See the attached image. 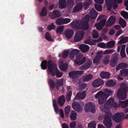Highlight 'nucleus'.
<instances>
[{"mask_svg": "<svg viewBox=\"0 0 128 128\" xmlns=\"http://www.w3.org/2000/svg\"><path fill=\"white\" fill-rule=\"evenodd\" d=\"M68 68V64L66 63H62L60 66V69L62 71H65Z\"/></svg>", "mask_w": 128, "mask_h": 128, "instance_id": "31", "label": "nucleus"}, {"mask_svg": "<svg viewBox=\"0 0 128 128\" xmlns=\"http://www.w3.org/2000/svg\"><path fill=\"white\" fill-rule=\"evenodd\" d=\"M72 106L73 109L78 112L80 113L82 112V108L79 103L77 102H73Z\"/></svg>", "mask_w": 128, "mask_h": 128, "instance_id": "12", "label": "nucleus"}, {"mask_svg": "<svg viewBox=\"0 0 128 128\" xmlns=\"http://www.w3.org/2000/svg\"><path fill=\"white\" fill-rule=\"evenodd\" d=\"M114 52V50H106L104 52V54H111Z\"/></svg>", "mask_w": 128, "mask_h": 128, "instance_id": "51", "label": "nucleus"}, {"mask_svg": "<svg viewBox=\"0 0 128 128\" xmlns=\"http://www.w3.org/2000/svg\"><path fill=\"white\" fill-rule=\"evenodd\" d=\"M120 104L122 105V108H126L128 106V100L125 101L120 102Z\"/></svg>", "mask_w": 128, "mask_h": 128, "instance_id": "38", "label": "nucleus"}, {"mask_svg": "<svg viewBox=\"0 0 128 128\" xmlns=\"http://www.w3.org/2000/svg\"><path fill=\"white\" fill-rule=\"evenodd\" d=\"M76 59L74 60V62L76 64L78 65H81L84 63L86 60L85 57H83L82 55L79 54L76 56Z\"/></svg>", "mask_w": 128, "mask_h": 128, "instance_id": "10", "label": "nucleus"}, {"mask_svg": "<svg viewBox=\"0 0 128 128\" xmlns=\"http://www.w3.org/2000/svg\"><path fill=\"white\" fill-rule=\"evenodd\" d=\"M87 86L86 83H83L80 85V88L82 90L84 89Z\"/></svg>", "mask_w": 128, "mask_h": 128, "instance_id": "60", "label": "nucleus"}, {"mask_svg": "<svg viewBox=\"0 0 128 128\" xmlns=\"http://www.w3.org/2000/svg\"><path fill=\"white\" fill-rule=\"evenodd\" d=\"M116 18L114 16H111L108 18L106 23L107 27L112 26L116 22Z\"/></svg>", "mask_w": 128, "mask_h": 128, "instance_id": "13", "label": "nucleus"}, {"mask_svg": "<svg viewBox=\"0 0 128 128\" xmlns=\"http://www.w3.org/2000/svg\"><path fill=\"white\" fill-rule=\"evenodd\" d=\"M84 109L86 112H90L94 113L95 110L94 104L92 102L86 104L85 105Z\"/></svg>", "mask_w": 128, "mask_h": 128, "instance_id": "9", "label": "nucleus"}, {"mask_svg": "<svg viewBox=\"0 0 128 128\" xmlns=\"http://www.w3.org/2000/svg\"><path fill=\"white\" fill-rule=\"evenodd\" d=\"M63 24H66L69 22L70 21V20L69 18H63Z\"/></svg>", "mask_w": 128, "mask_h": 128, "instance_id": "54", "label": "nucleus"}, {"mask_svg": "<svg viewBox=\"0 0 128 128\" xmlns=\"http://www.w3.org/2000/svg\"><path fill=\"white\" fill-rule=\"evenodd\" d=\"M120 86L121 88L118 89L116 95L118 99L124 100L126 97V93L128 90V87L124 83H122Z\"/></svg>", "mask_w": 128, "mask_h": 128, "instance_id": "3", "label": "nucleus"}, {"mask_svg": "<svg viewBox=\"0 0 128 128\" xmlns=\"http://www.w3.org/2000/svg\"><path fill=\"white\" fill-rule=\"evenodd\" d=\"M104 83V81L100 78L94 80L92 83V85L94 87H98L102 85Z\"/></svg>", "mask_w": 128, "mask_h": 128, "instance_id": "14", "label": "nucleus"}, {"mask_svg": "<svg viewBox=\"0 0 128 128\" xmlns=\"http://www.w3.org/2000/svg\"><path fill=\"white\" fill-rule=\"evenodd\" d=\"M91 4L87 2H86L84 4L83 8L84 9H86L89 7V6Z\"/></svg>", "mask_w": 128, "mask_h": 128, "instance_id": "53", "label": "nucleus"}, {"mask_svg": "<svg viewBox=\"0 0 128 128\" xmlns=\"http://www.w3.org/2000/svg\"><path fill=\"white\" fill-rule=\"evenodd\" d=\"M98 46L101 48H104L105 47L106 44L104 42H101L98 44Z\"/></svg>", "mask_w": 128, "mask_h": 128, "instance_id": "57", "label": "nucleus"}, {"mask_svg": "<svg viewBox=\"0 0 128 128\" xmlns=\"http://www.w3.org/2000/svg\"><path fill=\"white\" fill-rule=\"evenodd\" d=\"M106 20L104 19H103L101 20L98 22L94 26L96 28L97 30H102L105 24V22Z\"/></svg>", "mask_w": 128, "mask_h": 128, "instance_id": "16", "label": "nucleus"}, {"mask_svg": "<svg viewBox=\"0 0 128 128\" xmlns=\"http://www.w3.org/2000/svg\"><path fill=\"white\" fill-rule=\"evenodd\" d=\"M80 48L82 52H85L88 50L89 47L87 45L83 44L80 45Z\"/></svg>", "mask_w": 128, "mask_h": 128, "instance_id": "21", "label": "nucleus"}, {"mask_svg": "<svg viewBox=\"0 0 128 128\" xmlns=\"http://www.w3.org/2000/svg\"><path fill=\"white\" fill-rule=\"evenodd\" d=\"M97 56H96L98 57V58L101 59L102 57L103 54L102 51H98L97 52Z\"/></svg>", "mask_w": 128, "mask_h": 128, "instance_id": "52", "label": "nucleus"}, {"mask_svg": "<svg viewBox=\"0 0 128 128\" xmlns=\"http://www.w3.org/2000/svg\"><path fill=\"white\" fill-rule=\"evenodd\" d=\"M67 2L68 4L70 6H72L74 4V0H67Z\"/></svg>", "mask_w": 128, "mask_h": 128, "instance_id": "58", "label": "nucleus"}, {"mask_svg": "<svg viewBox=\"0 0 128 128\" xmlns=\"http://www.w3.org/2000/svg\"><path fill=\"white\" fill-rule=\"evenodd\" d=\"M83 73L82 70H73L70 71L68 73L69 76L72 79H75L78 78V75H80Z\"/></svg>", "mask_w": 128, "mask_h": 128, "instance_id": "8", "label": "nucleus"}, {"mask_svg": "<svg viewBox=\"0 0 128 128\" xmlns=\"http://www.w3.org/2000/svg\"><path fill=\"white\" fill-rule=\"evenodd\" d=\"M83 6V4L82 2L78 3L73 8L72 12L75 13L80 10L82 8Z\"/></svg>", "mask_w": 128, "mask_h": 128, "instance_id": "18", "label": "nucleus"}, {"mask_svg": "<svg viewBox=\"0 0 128 128\" xmlns=\"http://www.w3.org/2000/svg\"><path fill=\"white\" fill-rule=\"evenodd\" d=\"M56 24L58 25H61L63 24V18H58L56 20Z\"/></svg>", "mask_w": 128, "mask_h": 128, "instance_id": "44", "label": "nucleus"}, {"mask_svg": "<svg viewBox=\"0 0 128 128\" xmlns=\"http://www.w3.org/2000/svg\"><path fill=\"white\" fill-rule=\"evenodd\" d=\"M92 62L90 60H88L86 63L82 65L79 67V69L81 70L86 69L89 68L91 65Z\"/></svg>", "mask_w": 128, "mask_h": 128, "instance_id": "17", "label": "nucleus"}, {"mask_svg": "<svg viewBox=\"0 0 128 128\" xmlns=\"http://www.w3.org/2000/svg\"><path fill=\"white\" fill-rule=\"evenodd\" d=\"M119 22V24L121 25L123 28H124L126 25V22L121 17H120V18Z\"/></svg>", "mask_w": 128, "mask_h": 128, "instance_id": "37", "label": "nucleus"}, {"mask_svg": "<svg viewBox=\"0 0 128 128\" xmlns=\"http://www.w3.org/2000/svg\"><path fill=\"white\" fill-rule=\"evenodd\" d=\"M63 96L62 95L59 98L58 103L62 106L64 104L65 102V100Z\"/></svg>", "mask_w": 128, "mask_h": 128, "instance_id": "28", "label": "nucleus"}, {"mask_svg": "<svg viewBox=\"0 0 128 128\" xmlns=\"http://www.w3.org/2000/svg\"><path fill=\"white\" fill-rule=\"evenodd\" d=\"M92 35L93 37L94 38H97L98 37V32L95 30L93 31Z\"/></svg>", "mask_w": 128, "mask_h": 128, "instance_id": "50", "label": "nucleus"}, {"mask_svg": "<svg viewBox=\"0 0 128 128\" xmlns=\"http://www.w3.org/2000/svg\"><path fill=\"white\" fill-rule=\"evenodd\" d=\"M121 76L123 77L128 76V69L123 68L120 72Z\"/></svg>", "mask_w": 128, "mask_h": 128, "instance_id": "26", "label": "nucleus"}, {"mask_svg": "<svg viewBox=\"0 0 128 128\" xmlns=\"http://www.w3.org/2000/svg\"><path fill=\"white\" fill-rule=\"evenodd\" d=\"M62 126V128H69L67 124L65 123H63Z\"/></svg>", "mask_w": 128, "mask_h": 128, "instance_id": "64", "label": "nucleus"}, {"mask_svg": "<svg viewBox=\"0 0 128 128\" xmlns=\"http://www.w3.org/2000/svg\"><path fill=\"white\" fill-rule=\"evenodd\" d=\"M128 66V64L122 62L118 64L116 67V70L117 71L124 68H126Z\"/></svg>", "mask_w": 128, "mask_h": 128, "instance_id": "23", "label": "nucleus"}, {"mask_svg": "<svg viewBox=\"0 0 128 128\" xmlns=\"http://www.w3.org/2000/svg\"><path fill=\"white\" fill-rule=\"evenodd\" d=\"M114 100V99L113 97H110L106 102L104 106V108L106 109L112 107L117 108L119 107V105Z\"/></svg>", "mask_w": 128, "mask_h": 128, "instance_id": "4", "label": "nucleus"}, {"mask_svg": "<svg viewBox=\"0 0 128 128\" xmlns=\"http://www.w3.org/2000/svg\"><path fill=\"white\" fill-rule=\"evenodd\" d=\"M48 62L46 60H44L42 62L40 66L44 70L46 69L47 66Z\"/></svg>", "mask_w": 128, "mask_h": 128, "instance_id": "30", "label": "nucleus"}, {"mask_svg": "<svg viewBox=\"0 0 128 128\" xmlns=\"http://www.w3.org/2000/svg\"><path fill=\"white\" fill-rule=\"evenodd\" d=\"M95 2L99 4H102L104 2V0H94Z\"/></svg>", "mask_w": 128, "mask_h": 128, "instance_id": "61", "label": "nucleus"}, {"mask_svg": "<svg viewBox=\"0 0 128 128\" xmlns=\"http://www.w3.org/2000/svg\"><path fill=\"white\" fill-rule=\"evenodd\" d=\"M125 45H124L122 46L120 52V54L122 58H125L126 56L125 54Z\"/></svg>", "mask_w": 128, "mask_h": 128, "instance_id": "29", "label": "nucleus"}, {"mask_svg": "<svg viewBox=\"0 0 128 128\" xmlns=\"http://www.w3.org/2000/svg\"><path fill=\"white\" fill-rule=\"evenodd\" d=\"M124 114L122 112H117L112 116V120L115 122L119 123L121 122L124 119Z\"/></svg>", "mask_w": 128, "mask_h": 128, "instance_id": "7", "label": "nucleus"}, {"mask_svg": "<svg viewBox=\"0 0 128 128\" xmlns=\"http://www.w3.org/2000/svg\"><path fill=\"white\" fill-rule=\"evenodd\" d=\"M70 107L69 106H66L65 108V113L66 116L68 117L70 112Z\"/></svg>", "mask_w": 128, "mask_h": 128, "instance_id": "41", "label": "nucleus"}, {"mask_svg": "<svg viewBox=\"0 0 128 128\" xmlns=\"http://www.w3.org/2000/svg\"><path fill=\"white\" fill-rule=\"evenodd\" d=\"M45 38L48 40L49 41H52L54 40V39L52 38L48 32H47L46 34Z\"/></svg>", "mask_w": 128, "mask_h": 128, "instance_id": "40", "label": "nucleus"}, {"mask_svg": "<svg viewBox=\"0 0 128 128\" xmlns=\"http://www.w3.org/2000/svg\"><path fill=\"white\" fill-rule=\"evenodd\" d=\"M84 36V32L79 31L77 32L74 36V40L75 42L80 41L82 39Z\"/></svg>", "mask_w": 128, "mask_h": 128, "instance_id": "11", "label": "nucleus"}, {"mask_svg": "<svg viewBox=\"0 0 128 128\" xmlns=\"http://www.w3.org/2000/svg\"><path fill=\"white\" fill-rule=\"evenodd\" d=\"M100 76L102 79H108L110 77V74L109 72H102L100 74Z\"/></svg>", "mask_w": 128, "mask_h": 128, "instance_id": "20", "label": "nucleus"}, {"mask_svg": "<svg viewBox=\"0 0 128 128\" xmlns=\"http://www.w3.org/2000/svg\"><path fill=\"white\" fill-rule=\"evenodd\" d=\"M64 28V26H60L56 28V32L57 33L62 34Z\"/></svg>", "mask_w": 128, "mask_h": 128, "instance_id": "35", "label": "nucleus"}, {"mask_svg": "<svg viewBox=\"0 0 128 128\" xmlns=\"http://www.w3.org/2000/svg\"><path fill=\"white\" fill-rule=\"evenodd\" d=\"M55 25L54 23H52L50 25L48 26V29L49 30L54 29L55 28Z\"/></svg>", "mask_w": 128, "mask_h": 128, "instance_id": "49", "label": "nucleus"}, {"mask_svg": "<svg viewBox=\"0 0 128 128\" xmlns=\"http://www.w3.org/2000/svg\"><path fill=\"white\" fill-rule=\"evenodd\" d=\"M60 12L58 10H55L52 12V13L50 16L51 18L53 19L58 17L60 16Z\"/></svg>", "mask_w": 128, "mask_h": 128, "instance_id": "19", "label": "nucleus"}, {"mask_svg": "<svg viewBox=\"0 0 128 128\" xmlns=\"http://www.w3.org/2000/svg\"><path fill=\"white\" fill-rule=\"evenodd\" d=\"M115 84V83L114 82L113 80H108L106 83V85L108 86L112 87L114 86Z\"/></svg>", "mask_w": 128, "mask_h": 128, "instance_id": "36", "label": "nucleus"}, {"mask_svg": "<svg viewBox=\"0 0 128 128\" xmlns=\"http://www.w3.org/2000/svg\"><path fill=\"white\" fill-rule=\"evenodd\" d=\"M103 122L106 128H111L112 126L111 115L110 113L106 112L104 117Z\"/></svg>", "mask_w": 128, "mask_h": 128, "instance_id": "5", "label": "nucleus"}, {"mask_svg": "<svg viewBox=\"0 0 128 128\" xmlns=\"http://www.w3.org/2000/svg\"><path fill=\"white\" fill-rule=\"evenodd\" d=\"M79 52V50L78 49H74L72 50L70 52L74 55H76L78 54Z\"/></svg>", "mask_w": 128, "mask_h": 128, "instance_id": "55", "label": "nucleus"}, {"mask_svg": "<svg viewBox=\"0 0 128 128\" xmlns=\"http://www.w3.org/2000/svg\"><path fill=\"white\" fill-rule=\"evenodd\" d=\"M86 91H84L82 92H78L76 94L75 98V100H82L84 99L86 96Z\"/></svg>", "mask_w": 128, "mask_h": 128, "instance_id": "15", "label": "nucleus"}, {"mask_svg": "<svg viewBox=\"0 0 128 128\" xmlns=\"http://www.w3.org/2000/svg\"><path fill=\"white\" fill-rule=\"evenodd\" d=\"M72 92L71 91H70L68 92L67 95L66 96V100L68 101H69L70 100V98L72 95Z\"/></svg>", "mask_w": 128, "mask_h": 128, "instance_id": "46", "label": "nucleus"}, {"mask_svg": "<svg viewBox=\"0 0 128 128\" xmlns=\"http://www.w3.org/2000/svg\"><path fill=\"white\" fill-rule=\"evenodd\" d=\"M76 126V122H71L70 124V127L71 128H74Z\"/></svg>", "mask_w": 128, "mask_h": 128, "instance_id": "59", "label": "nucleus"}, {"mask_svg": "<svg viewBox=\"0 0 128 128\" xmlns=\"http://www.w3.org/2000/svg\"><path fill=\"white\" fill-rule=\"evenodd\" d=\"M128 42V37L127 36H125L122 38L119 42L120 44H121L123 43H126Z\"/></svg>", "mask_w": 128, "mask_h": 128, "instance_id": "39", "label": "nucleus"}, {"mask_svg": "<svg viewBox=\"0 0 128 128\" xmlns=\"http://www.w3.org/2000/svg\"><path fill=\"white\" fill-rule=\"evenodd\" d=\"M77 113L74 112L71 114L70 116V118L71 120H75L77 116Z\"/></svg>", "mask_w": 128, "mask_h": 128, "instance_id": "43", "label": "nucleus"}, {"mask_svg": "<svg viewBox=\"0 0 128 128\" xmlns=\"http://www.w3.org/2000/svg\"><path fill=\"white\" fill-rule=\"evenodd\" d=\"M84 42L86 44H88L90 45H92V43L90 39L86 40H84Z\"/></svg>", "mask_w": 128, "mask_h": 128, "instance_id": "56", "label": "nucleus"}, {"mask_svg": "<svg viewBox=\"0 0 128 128\" xmlns=\"http://www.w3.org/2000/svg\"><path fill=\"white\" fill-rule=\"evenodd\" d=\"M118 60V58L116 56H114L112 58L111 61L113 62H117V61Z\"/></svg>", "mask_w": 128, "mask_h": 128, "instance_id": "62", "label": "nucleus"}, {"mask_svg": "<svg viewBox=\"0 0 128 128\" xmlns=\"http://www.w3.org/2000/svg\"><path fill=\"white\" fill-rule=\"evenodd\" d=\"M93 76L91 74H88L85 75L82 77V81L83 82L89 81L92 78Z\"/></svg>", "mask_w": 128, "mask_h": 128, "instance_id": "24", "label": "nucleus"}, {"mask_svg": "<svg viewBox=\"0 0 128 128\" xmlns=\"http://www.w3.org/2000/svg\"><path fill=\"white\" fill-rule=\"evenodd\" d=\"M47 11L45 6L44 7L40 13V15L42 16H46L47 14Z\"/></svg>", "mask_w": 128, "mask_h": 128, "instance_id": "33", "label": "nucleus"}, {"mask_svg": "<svg viewBox=\"0 0 128 128\" xmlns=\"http://www.w3.org/2000/svg\"><path fill=\"white\" fill-rule=\"evenodd\" d=\"M96 98H98V102L100 104H103L107 98L106 96L102 91L98 92L95 95Z\"/></svg>", "mask_w": 128, "mask_h": 128, "instance_id": "6", "label": "nucleus"}, {"mask_svg": "<svg viewBox=\"0 0 128 128\" xmlns=\"http://www.w3.org/2000/svg\"><path fill=\"white\" fill-rule=\"evenodd\" d=\"M100 58H98V57L96 56L93 60V63H96V64L97 65L99 64L100 60Z\"/></svg>", "mask_w": 128, "mask_h": 128, "instance_id": "47", "label": "nucleus"}, {"mask_svg": "<svg viewBox=\"0 0 128 128\" xmlns=\"http://www.w3.org/2000/svg\"><path fill=\"white\" fill-rule=\"evenodd\" d=\"M121 14L125 19H128V13L127 12L122 11L121 12Z\"/></svg>", "mask_w": 128, "mask_h": 128, "instance_id": "45", "label": "nucleus"}, {"mask_svg": "<svg viewBox=\"0 0 128 128\" xmlns=\"http://www.w3.org/2000/svg\"><path fill=\"white\" fill-rule=\"evenodd\" d=\"M74 32L71 30H67L65 33V35L66 36L68 39H70L72 36Z\"/></svg>", "mask_w": 128, "mask_h": 128, "instance_id": "25", "label": "nucleus"}, {"mask_svg": "<svg viewBox=\"0 0 128 128\" xmlns=\"http://www.w3.org/2000/svg\"><path fill=\"white\" fill-rule=\"evenodd\" d=\"M48 68L52 76L56 75L58 78L62 76L63 74L57 68L56 65L51 60H49L48 61Z\"/></svg>", "mask_w": 128, "mask_h": 128, "instance_id": "1", "label": "nucleus"}, {"mask_svg": "<svg viewBox=\"0 0 128 128\" xmlns=\"http://www.w3.org/2000/svg\"><path fill=\"white\" fill-rule=\"evenodd\" d=\"M115 44V42L114 40H112L107 43L106 46L108 48H111L114 46Z\"/></svg>", "mask_w": 128, "mask_h": 128, "instance_id": "34", "label": "nucleus"}, {"mask_svg": "<svg viewBox=\"0 0 128 128\" xmlns=\"http://www.w3.org/2000/svg\"><path fill=\"white\" fill-rule=\"evenodd\" d=\"M60 116L62 118H64V113L63 110L61 109H60Z\"/></svg>", "mask_w": 128, "mask_h": 128, "instance_id": "63", "label": "nucleus"}, {"mask_svg": "<svg viewBox=\"0 0 128 128\" xmlns=\"http://www.w3.org/2000/svg\"><path fill=\"white\" fill-rule=\"evenodd\" d=\"M72 26L76 30L82 29L86 30L89 28L88 23L86 21L78 22L73 21L71 23Z\"/></svg>", "mask_w": 128, "mask_h": 128, "instance_id": "2", "label": "nucleus"}, {"mask_svg": "<svg viewBox=\"0 0 128 128\" xmlns=\"http://www.w3.org/2000/svg\"><path fill=\"white\" fill-rule=\"evenodd\" d=\"M66 0H59V6L62 8H66Z\"/></svg>", "mask_w": 128, "mask_h": 128, "instance_id": "32", "label": "nucleus"}, {"mask_svg": "<svg viewBox=\"0 0 128 128\" xmlns=\"http://www.w3.org/2000/svg\"><path fill=\"white\" fill-rule=\"evenodd\" d=\"M52 102L53 105L55 112L56 113H58L59 109L57 106L56 100L55 99H54Z\"/></svg>", "mask_w": 128, "mask_h": 128, "instance_id": "27", "label": "nucleus"}, {"mask_svg": "<svg viewBox=\"0 0 128 128\" xmlns=\"http://www.w3.org/2000/svg\"><path fill=\"white\" fill-rule=\"evenodd\" d=\"M90 17L91 19H94L96 18L97 16V14L94 8H92L90 11Z\"/></svg>", "mask_w": 128, "mask_h": 128, "instance_id": "22", "label": "nucleus"}, {"mask_svg": "<svg viewBox=\"0 0 128 128\" xmlns=\"http://www.w3.org/2000/svg\"><path fill=\"white\" fill-rule=\"evenodd\" d=\"M95 7L96 9L98 11L101 10L102 8V6L101 5H98L97 4H94Z\"/></svg>", "mask_w": 128, "mask_h": 128, "instance_id": "48", "label": "nucleus"}, {"mask_svg": "<svg viewBox=\"0 0 128 128\" xmlns=\"http://www.w3.org/2000/svg\"><path fill=\"white\" fill-rule=\"evenodd\" d=\"M48 83L50 84L52 89L54 88L55 86V83L52 79L51 78H49V79Z\"/></svg>", "mask_w": 128, "mask_h": 128, "instance_id": "42", "label": "nucleus"}]
</instances>
